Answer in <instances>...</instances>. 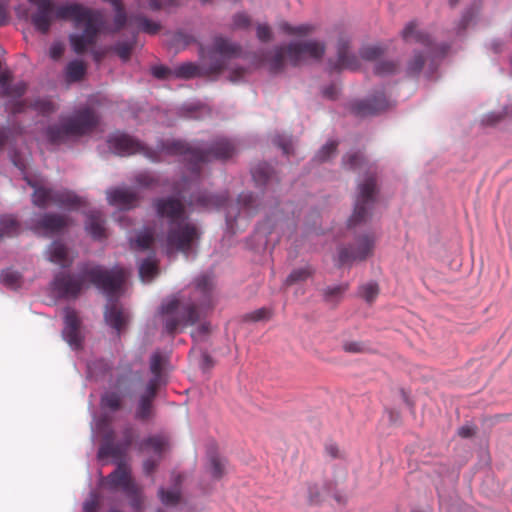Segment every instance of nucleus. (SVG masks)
I'll use <instances>...</instances> for the list:
<instances>
[{"instance_id":"nucleus-6","label":"nucleus","mask_w":512,"mask_h":512,"mask_svg":"<svg viewBox=\"0 0 512 512\" xmlns=\"http://www.w3.org/2000/svg\"><path fill=\"white\" fill-rule=\"evenodd\" d=\"M325 50V44L318 40L291 42L286 46L275 47L270 55L267 56L266 61L270 71L278 73L284 68L285 58L293 66H298L306 58L320 60Z\"/></svg>"},{"instance_id":"nucleus-50","label":"nucleus","mask_w":512,"mask_h":512,"mask_svg":"<svg viewBox=\"0 0 512 512\" xmlns=\"http://www.w3.org/2000/svg\"><path fill=\"white\" fill-rule=\"evenodd\" d=\"M362 162L363 156L358 152L348 154L343 158L344 167L351 170L359 168L362 165Z\"/></svg>"},{"instance_id":"nucleus-31","label":"nucleus","mask_w":512,"mask_h":512,"mask_svg":"<svg viewBox=\"0 0 512 512\" xmlns=\"http://www.w3.org/2000/svg\"><path fill=\"white\" fill-rule=\"evenodd\" d=\"M251 173L257 186H266L273 178V168L267 163H260L253 167Z\"/></svg>"},{"instance_id":"nucleus-25","label":"nucleus","mask_w":512,"mask_h":512,"mask_svg":"<svg viewBox=\"0 0 512 512\" xmlns=\"http://www.w3.org/2000/svg\"><path fill=\"white\" fill-rule=\"evenodd\" d=\"M167 361V358L160 352H155L151 356L150 371L152 373V378L148 383H154L155 388L159 389L162 385L166 384L164 367L166 366Z\"/></svg>"},{"instance_id":"nucleus-14","label":"nucleus","mask_w":512,"mask_h":512,"mask_svg":"<svg viewBox=\"0 0 512 512\" xmlns=\"http://www.w3.org/2000/svg\"><path fill=\"white\" fill-rule=\"evenodd\" d=\"M153 206L159 217L168 219L169 225L188 219L185 206L178 198H157L154 200Z\"/></svg>"},{"instance_id":"nucleus-11","label":"nucleus","mask_w":512,"mask_h":512,"mask_svg":"<svg viewBox=\"0 0 512 512\" xmlns=\"http://www.w3.org/2000/svg\"><path fill=\"white\" fill-rule=\"evenodd\" d=\"M27 182L31 187L34 188L32 201L36 206L40 208H45L50 203H53L58 207L71 210L82 206V199L72 191L66 189H48L45 187L36 186L35 183L30 180Z\"/></svg>"},{"instance_id":"nucleus-18","label":"nucleus","mask_w":512,"mask_h":512,"mask_svg":"<svg viewBox=\"0 0 512 512\" xmlns=\"http://www.w3.org/2000/svg\"><path fill=\"white\" fill-rule=\"evenodd\" d=\"M107 484L110 488H121L124 492H133L136 485L131 477L130 468L122 461L117 468L108 475Z\"/></svg>"},{"instance_id":"nucleus-12","label":"nucleus","mask_w":512,"mask_h":512,"mask_svg":"<svg viewBox=\"0 0 512 512\" xmlns=\"http://www.w3.org/2000/svg\"><path fill=\"white\" fill-rule=\"evenodd\" d=\"M375 240L373 236H358L352 243L338 249V262L340 266L362 262L373 255Z\"/></svg>"},{"instance_id":"nucleus-7","label":"nucleus","mask_w":512,"mask_h":512,"mask_svg":"<svg viewBox=\"0 0 512 512\" xmlns=\"http://www.w3.org/2000/svg\"><path fill=\"white\" fill-rule=\"evenodd\" d=\"M96 112L89 107L77 110L61 124L51 125L46 129V137L52 144L65 142L72 136L80 137L91 133L98 125Z\"/></svg>"},{"instance_id":"nucleus-17","label":"nucleus","mask_w":512,"mask_h":512,"mask_svg":"<svg viewBox=\"0 0 512 512\" xmlns=\"http://www.w3.org/2000/svg\"><path fill=\"white\" fill-rule=\"evenodd\" d=\"M389 107V101L384 93H378L365 101H359L352 105V111L357 116L375 115L386 110Z\"/></svg>"},{"instance_id":"nucleus-40","label":"nucleus","mask_w":512,"mask_h":512,"mask_svg":"<svg viewBox=\"0 0 512 512\" xmlns=\"http://www.w3.org/2000/svg\"><path fill=\"white\" fill-rule=\"evenodd\" d=\"M399 70V64L394 61H379L374 67V73L380 77L394 75Z\"/></svg>"},{"instance_id":"nucleus-26","label":"nucleus","mask_w":512,"mask_h":512,"mask_svg":"<svg viewBox=\"0 0 512 512\" xmlns=\"http://www.w3.org/2000/svg\"><path fill=\"white\" fill-rule=\"evenodd\" d=\"M402 38L407 43H420L426 48H430L432 40L430 36L422 31L417 30V25L414 21L409 22L402 30Z\"/></svg>"},{"instance_id":"nucleus-58","label":"nucleus","mask_w":512,"mask_h":512,"mask_svg":"<svg viewBox=\"0 0 512 512\" xmlns=\"http://www.w3.org/2000/svg\"><path fill=\"white\" fill-rule=\"evenodd\" d=\"M344 351L348 353H363L366 351V347L362 342L351 341L343 344Z\"/></svg>"},{"instance_id":"nucleus-54","label":"nucleus","mask_w":512,"mask_h":512,"mask_svg":"<svg viewBox=\"0 0 512 512\" xmlns=\"http://www.w3.org/2000/svg\"><path fill=\"white\" fill-rule=\"evenodd\" d=\"M348 288H349L348 283H343V284L336 285L333 287H327L324 290V296L326 297V299H329V300L336 298V297H340L348 290Z\"/></svg>"},{"instance_id":"nucleus-33","label":"nucleus","mask_w":512,"mask_h":512,"mask_svg":"<svg viewBox=\"0 0 512 512\" xmlns=\"http://www.w3.org/2000/svg\"><path fill=\"white\" fill-rule=\"evenodd\" d=\"M158 273L157 261L151 257L143 260L139 266V275L144 282H150Z\"/></svg>"},{"instance_id":"nucleus-47","label":"nucleus","mask_w":512,"mask_h":512,"mask_svg":"<svg viewBox=\"0 0 512 512\" xmlns=\"http://www.w3.org/2000/svg\"><path fill=\"white\" fill-rule=\"evenodd\" d=\"M31 107L44 116L54 113L57 109L55 104L47 99H38L31 104Z\"/></svg>"},{"instance_id":"nucleus-10","label":"nucleus","mask_w":512,"mask_h":512,"mask_svg":"<svg viewBox=\"0 0 512 512\" xmlns=\"http://www.w3.org/2000/svg\"><path fill=\"white\" fill-rule=\"evenodd\" d=\"M377 193V178L370 173L358 184L354 211L348 220L349 226H356L367 221L376 202Z\"/></svg>"},{"instance_id":"nucleus-43","label":"nucleus","mask_w":512,"mask_h":512,"mask_svg":"<svg viewBox=\"0 0 512 512\" xmlns=\"http://www.w3.org/2000/svg\"><path fill=\"white\" fill-rule=\"evenodd\" d=\"M384 54V49L379 45L365 46L360 50V56L367 61H377Z\"/></svg>"},{"instance_id":"nucleus-2","label":"nucleus","mask_w":512,"mask_h":512,"mask_svg":"<svg viewBox=\"0 0 512 512\" xmlns=\"http://www.w3.org/2000/svg\"><path fill=\"white\" fill-rule=\"evenodd\" d=\"M127 276V270L122 267L106 269L100 265L84 263L79 267L78 277L59 273L54 278L53 286L60 295L76 298L88 281L107 297H112L123 287Z\"/></svg>"},{"instance_id":"nucleus-21","label":"nucleus","mask_w":512,"mask_h":512,"mask_svg":"<svg viewBox=\"0 0 512 512\" xmlns=\"http://www.w3.org/2000/svg\"><path fill=\"white\" fill-rule=\"evenodd\" d=\"M349 40L340 38L337 44V61L332 65L333 70L350 69L356 70L359 67V61L354 54L349 53Z\"/></svg>"},{"instance_id":"nucleus-24","label":"nucleus","mask_w":512,"mask_h":512,"mask_svg":"<svg viewBox=\"0 0 512 512\" xmlns=\"http://www.w3.org/2000/svg\"><path fill=\"white\" fill-rule=\"evenodd\" d=\"M69 219L66 216L46 213L36 223L37 227L48 233H58L68 225Z\"/></svg>"},{"instance_id":"nucleus-13","label":"nucleus","mask_w":512,"mask_h":512,"mask_svg":"<svg viewBox=\"0 0 512 512\" xmlns=\"http://www.w3.org/2000/svg\"><path fill=\"white\" fill-rule=\"evenodd\" d=\"M123 440L120 443L114 442V431L109 430L103 437V443L98 450V458L104 459L112 457L122 459L134 440V430L131 426H127L122 432Z\"/></svg>"},{"instance_id":"nucleus-22","label":"nucleus","mask_w":512,"mask_h":512,"mask_svg":"<svg viewBox=\"0 0 512 512\" xmlns=\"http://www.w3.org/2000/svg\"><path fill=\"white\" fill-rule=\"evenodd\" d=\"M107 199L111 205L122 209H131L139 201L138 195L128 188H116L107 192Z\"/></svg>"},{"instance_id":"nucleus-20","label":"nucleus","mask_w":512,"mask_h":512,"mask_svg":"<svg viewBox=\"0 0 512 512\" xmlns=\"http://www.w3.org/2000/svg\"><path fill=\"white\" fill-rule=\"evenodd\" d=\"M121 290L122 288L112 297H107L110 303L106 306L104 312V318L106 323L113 329H115L118 332V334L121 332V330L125 327V325L128 322V315L124 312V310L118 305L116 301L112 300L114 297H117L119 295Z\"/></svg>"},{"instance_id":"nucleus-64","label":"nucleus","mask_w":512,"mask_h":512,"mask_svg":"<svg viewBox=\"0 0 512 512\" xmlns=\"http://www.w3.org/2000/svg\"><path fill=\"white\" fill-rule=\"evenodd\" d=\"M190 40V37L183 34L182 32H177L173 36V43L178 46L182 45L185 47L190 43Z\"/></svg>"},{"instance_id":"nucleus-8","label":"nucleus","mask_w":512,"mask_h":512,"mask_svg":"<svg viewBox=\"0 0 512 512\" xmlns=\"http://www.w3.org/2000/svg\"><path fill=\"white\" fill-rule=\"evenodd\" d=\"M200 237L201 231L199 227L188 219L169 225L166 234L167 254L180 251L187 256Z\"/></svg>"},{"instance_id":"nucleus-39","label":"nucleus","mask_w":512,"mask_h":512,"mask_svg":"<svg viewBox=\"0 0 512 512\" xmlns=\"http://www.w3.org/2000/svg\"><path fill=\"white\" fill-rule=\"evenodd\" d=\"M102 408L118 411L122 407V397L116 392H106L101 398Z\"/></svg>"},{"instance_id":"nucleus-35","label":"nucleus","mask_w":512,"mask_h":512,"mask_svg":"<svg viewBox=\"0 0 512 512\" xmlns=\"http://www.w3.org/2000/svg\"><path fill=\"white\" fill-rule=\"evenodd\" d=\"M154 232L151 229L141 231L135 240H131V247L134 250H148L154 243Z\"/></svg>"},{"instance_id":"nucleus-30","label":"nucleus","mask_w":512,"mask_h":512,"mask_svg":"<svg viewBox=\"0 0 512 512\" xmlns=\"http://www.w3.org/2000/svg\"><path fill=\"white\" fill-rule=\"evenodd\" d=\"M140 8L151 11L171 10L181 6L180 0H135Z\"/></svg>"},{"instance_id":"nucleus-45","label":"nucleus","mask_w":512,"mask_h":512,"mask_svg":"<svg viewBox=\"0 0 512 512\" xmlns=\"http://www.w3.org/2000/svg\"><path fill=\"white\" fill-rule=\"evenodd\" d=\"M255 202L256 199L252 193H242L238 197V204L249 216L256 210V206L254 205Z\"/></svg>"},{"instance_id":"nucleus-29","label":"nucleus","mask_w":512,"mask_h":512,"mask_svg":"<svg viewBox=\"0 0 512 512\" xmlns=\"http://www.w3.org/2000/svg\"><path fill=\"white\" fill-rule=\"evenodd\" d=\"M86 230L94 239L106 237L103 214L100 211H91L87 215Z\"/></svg>"},{"instance_id":"nucleus-55","label":"nucleus","mask_w":512,"mask_h":512,"mask_svg":"<svg viewBox=\"0 0 512 512\" xmlns=\"http://www.w3.org/2000/svg\"><path fill=\"white\" fill-rule=\"evenodd\" d=\"M136 182L144 188H152L158 185V179L150 173H141L136 177Z\"/></svg>"},{"instance_id":"nucleus-3","label":"nucleus","mask_w":512,"mask_h":512,"mask_svg":"<svg viewBox=\"0 0 512 512\" xmlns=\"http://www.w3.org/2000/svg\"><path fill=\"white\" fill-rule=\"evenodd\" d=\"M161 150L169 155L182 156L187 170L194 178H198L204 164L232 158L237 153V145L232 139L218 136L205 149L182 140H171L163 143Z\"/></svg>"},{"instance_id":"nucleus-62","label":"nucleus","mask_w":512,"mask_h":512,"mask_svg":"<svg viewBox=\"0 0 512 512\" xmlns=\"http://www.w3.org/2000/svg\"><path fill=\"white\" fill-rule=\"evenodd\" d=\"M473 18H474V13L472 11H467L462 16V18L458 24L457 33H461L462 31H464L466 29V27L469 25V23L472 21Z\"/></svg>"},{"instance_id":"nucleus-61","label":"nucleus","mask_w":512,"mask_h":512,"mask_svg":"<svg viewBox=\"0 0 512 512\" xmlns=\"http://www.w3.org/2000/svg\"><path fill=\"white\" fill-rule=\"evenodd\" d=\"M308 500L310 504H319L321 502V493L317 485L308 486Z\"/></svg>"},{"instance_id":"nucleus-5","label":"nucleus","mask_w":512,"mask_h":512,"mask_svg":"<svg viewBox=\"0 0 512 512\" xmlns=\"http://www.w3.org/2000/svg\"><path fill=\"white\" fill-rule=\"evenodd\" d=\"M240 46L223 37H215L210 49H201L202 65L187 62L173 69V76L180 79H191L201 75L219 74L227 66L228 61L237 57Z\"/></svg>"},{"instance_id":"nucleus-46","label":"nucleus","mask_w":512,"mask_h":512,"mask_svg":"<svg viewBox=\"0 0 512 512\" xmlns=\"http://www.w3.org/2000/svg\"><path fill=\"white\" fill-rule=\"evenodd\" d=\"M18 222L11 216L3 217L0 221L1 235L11 236L16 234L18 230Z\"/></svg>"},{"instance_id":"nucleus-28","label":"nucleus","mask_w":512,"mask_h":512,"mask_svg":"<svg viewBox=\"0 0 512 512\" xmlns=\"http://www.w3.org/2000/svg\"><path fill=\"white\" fill-rule=\"evenodd\" d=\"M49 261L63 268L69 267L73 259L69 257L68 249L61 242L55 241L49 247Z\"/></svg>"},{"instance_id":"nucleus-19","label":"nucleus","mask_w":512,"mask_h":512,"mask_svg":"<svg viewBox=\"0 0 512 512\" xmlns=\"http://www.w3.org/2000/svg\"><path fill=\"white\" fill-rule=\"evenodd\" d=\"M158 390V388L154 387V383H147L145 392L140 396L136 407V419L140 421H148L154 416L153 401Z\"/></svg>"},{"instance_id":"nucleus-4","label":"nucleus","mask_w":512,"mask_h":512,"mask_svg":"<svg viewBox=\"0 0 512 512\" xmlns=\"http://www.w3.org/2000/svg\"><path fill=\"white\" fill-rule=\"evenodd\" d=\"M213 280L202 275L195 281V291L188 304H181L178 299H171L163 304L162 314L165 316V329L174 334L181 326L193 325L200 319L199 308L209 307L212 303Z\"/></svg>"},{"instance_id":"nucleus-44","label":"nucleus","mask_w":512,"mask_h":512,"mask_svg":"<svg viewBox=\"0 0 512 512\" xmlns=\"http://www.w3.org/2000/svg\"><path fill=\"white\" fill-rule=\"evenodd\" d=\"M273 311L269 308L262 307L255 311L245 314L244 320L250 322L267 321L271 319Z\"/></svg>"},{"instance_id":"nucleus-9","label":"nucleus","mask_w":512,"mask_h":512,"mask_svg":"<svg viewBox=\"0 0 512 512\" xmlns=\"http://www.w3.org/2000/svg\"><path fill=\"white\" fill-rule=\"evenodd\" d=\"M109 3L114 10L113 31H121L127 24L135 27L137 32H143L148 35H156L162 29L160 22L152 20L142 13L127 15L125 6L121 0H103Z\"/></svg>"},{"instance_id":"nucleus-42","label":"nucleus","mask_w":512,"mask_h":512,"mask_svg":"<svg viewBox=\"0 0 512 512\" xmlns=\"http://www.w3.org/2000/svg\"><path fill=\"white\" fill-rule=\"evenodd\" d=\"M426 62L425 56L420 52H415L411 60L407 64L406 72L409 76L418 75Z\"/></svg>"},{"instance_id":"nucleus-38","label":"nucleus","mask_w":512,"mask_h":512,"mask_svg":"<svg viewBox=\"0 0 512 512\" xmlns=\"http://www.w3.org/2000/svg\"><path fill=\"white\" fill-rule=\"evenodd\" d=\"M279 29L287 35L306 36L313 32L314 27L309 24L292 26L288 22H281Z\"/></svg>"},{"instance_id":"nucleus-27","label":"nucleus","mask_w":512,"mask_h":512,"mask_svg":"<svg viewBox=\"0 0 512 512\" xmlns=\"http://www.w3.org/2000/svg\"><path fill=\"white\" fill-rule=\"evenodd\" d=\"M168 447V440L166 437L161 435H154L144 439L139 446V450L142 452L152 451L155 457L162 459L163 453Z\"/></svg>"},{"instance_id":"nucleus-16","label":"nucleus","mask_w":512,"mask_h":512,"mask_svg":"<svg viewBox=\"0 0 512 512\" xmlns=\"http://www.w3.org/2000/svg\"><path fill=\"white\" fill-rule=\"evenodd\" d=\"M62 335L73 349H79L81 347L83 341L81 335V320L76 310L69 307L65 309Z\"/></svg>"},{"instance_id":"nucleus-36","label":"nucleus","mask_w":512,"mask_h":512,"mask_svg":"<svg viewBox=\"0 0 512 512\" xmlns=\"http://www.w3.org/2000/svg\"><path fill=\"white\" fill-rule=\"evenodd\" d=\"M86 73V67L82 61H71L66 68L67 79L71 82L80 81Z\"/></svg>"},{"instance_id":"nucleus-49","label":"nucleus","mask_w":512,"mask_h":512,"mask_svg":"<svg viewBox=\"0 0 512 512\" xmlns=\"http://www.w3.org/2000/svg\"><path fill=\"white\" fill-rule=\"evenodd\" d=\"M26 89V83L19 81L13 85L10 84L2 94L7 97L20 98L26 92Z\"/></svg>"},{"instance_id":"nucleus-41","label":"nucleus","mask_w":512,"mask_h":512,"mask_svg":"<svg viewBox=\"0 0 512 512\" xmlns=\"http://www.w3.org/2000/svg\"><path fill=\"white\" fill-rule=\"evenodd\" d=\"M359 294L367 303H373L379 294V286L374 281L362 284Z\"/></svg>"},{"instance_id":"nucleus-57","label":"nucleus","mask_w":512,"mask_h":512,"mask_svg":"<svg viewBox=\"0 0 512 512\" xmlns=\"http://www.w3.org/2000/svg\"><path fill=\"white\" fill-rule=\"evenodd\" d=\"M151 73L157 79H168L170 77H174L173 70L164 65L152 67Z\"/></svg>"},{"instance_id":"nucleus-60","label":"nucleus","mask_w":512,"mask_h":512,"mask_svg":"<svg viewBox=\"0 0 512 512\" xmlns=\"http://www.w3.org/2000/svg\"><path fill=\"white\" fill-rule=\"evenodd\" d=\"M161 459L158 457H149L143 462V470L147 475L152 474L159 465Z\"/></svg>"},{"instance_id":"nucleus-51","label":"nucleus","mask_w":512,"mask_h":512,"mask_svg":"<svg viewBox=\"0 0 512 512\" xmlns=\"http://www.w3.org/2000/svg\"><path fill=\"white\" fill-rule=\"evenodd\" d=\"M159 497L165 505H176L180 500L179 491H166L163 488L159 490Z\"/></svg>"},{"instance_id":"nucleus-15","label":"nucleus","mask_w":512,"mask_h":512,"mask_svg":"<svg viewBox=\"0 0 512 512\" xmlns=\"http://www.w3.org/2000/svg\"><path fill=\"white\" fill-rule=\"evenodd\" d=\"M109 148L116 154L125 156L135 153H144L153 161L156 159L137 140L124 133H114L108 139Z\"/></svg>"},{"instance_id":"nucleus-34","label":"nucleus","mask_w":512,"mask_h":512,"mask_svg":"<svg viewBox=\"0 0 512 512\" xmlns=\"http://www.w3.org/2000/svg\"><path fill=\"white\" fill-rule=\"evenodd\" d=\"M314 273L313 268L310 265L294 269L286 278L284 284L291 286L297 283H301L310 278Z\"/></svg>"},{"instance_id":"nucleus-53","label":"nucleus","mask_w":512,"mask_h":512,"mask_svg":"<svg viewBox=\"0 0 512 512\" xmlns=\"http://www.w3.org/2000/svg\"><path fill=\"white\" fill-rule=\"evenodd\" d=\"M125 493L130 498V506L135 511H140L142 508V504H143V497H142L139 487L137 485H135L133 492H125Z\"/></svg>"},{"instance_id":"nucleus-63","label":"nucleus","mask_w":512,"mask_h":512,"mask_svg":"<svg viewBox=\"0 0 512 512\" xmlns=\"http://www.w3.org/2000/svg\"><path fill=\"white\" fill-rule=\"evenodd\" d=\"M64 53V46L61 43H54L49 50V55L53 60H58Z\"/></svg>"},{"instance_id":"nucleus-52","label":"nucleus","mask_w":512,"mask_h":512,"mask_svg":"<svg viewBox=\"0 0 512 512\" xmlns=\"http://www.w3.org/2000/svg\"><path fill=\"white\" fill-rule=\"evenodd\" d=\"M338 143L336 141H330L324 145L318 152L317 158L319 161H327L332 155L335 154Z\"/></svg>"},{"instance_id":"nucleus-1","label":"nucleus","mask_w":512,"mask_h":512,"mask_svg":"<svg viewBox=\"0 0 512 512\" xmlns=\"http://www.w3.org/2000/svg\"><path fill=\"white\" fill-rule=\"evenodd\" d=\"M28 1L35 8L31 13L30 21L38 32L47 34L54 19L71 20L75 28L84 26L82 33L69 36L75 53L83 54L89 47L96 44L103 18L100 10L87 8L79 3H68L56 7L53 0Z\"/></svg>"},{"instance_id":"nucleus-59","label":"nucleus","mask_w":512,"mask_h":512,"mask_svg":"<svg viewBox=\"0 0 512 512\" xmlns=\"http://www.w3.org/2000/svg\"><path fill=\"white\" fill-rule=\"evenodd\" d=\"M257 37L262 42H268L272 38V32L268 25L266 24H259L257 26Z\"/></svg>"},{"instance_id":"nucleus-32","label":"nucleus","mask_w":512,"mask_h":512,"mask_svg":"<svg viewBox=\"0 0 512 512\" xmlns=\"http://www.w3.org/2000/svg\"><path fill=\"white\" fill-rule=\"evenodd\" d=\"M137 42V35L133 34L131 39L125 41H118L112 50L119 56V58L126 62L130 59L132 51Z\"/></svg>"},{"instance_id":"nucleus-56","label":"nucleus","mask_w":512,"mask_h":512,"mask_svg":"<svg viewBox=\"0 0 512 512\" xmlns=\"http://www.w3.org/2000/svg\"><path fill=\"white\" fill-rule=\"evenodd\" d=\"M251 25V19L246 13H237L233 17V27L235 29H247Z\"/></svg>"},{"instance_id":"nucleus-37","label":"nucleus","mask_w":512,"mask_h":512,"mask_svg":"<svg viewBox=\"0 0 512 512\" xmlns=\"http://www.w3.org/2000/svg\"><path fill=\"white\" fill-rule=\"evenodd\" d=\"M226 471V460L217 454H212L209 458V472L215 479H220Z\"/></svg>"},{"instance_id":"nucleus-23","label":"nucleus","mask_w":512,"mask_h":512,"mask_svg":"<svg viewBox=\"0 0 512 512\" xmlns=\"http://www.w3.org/2000/svg\"><path fill=\"white\" fill-rule=\"evenodd\" d=\"M227 200H228L227 193L211 194L208 192H201L198 195L193 196L191 198L190 204L197 206V207L210 209V208H219V207L225 205Z\"/></svg>"},{"instance_id":"nucleus-48","label":"nucleus","mask_w":512,"mask_h":512,"mask_svg":"<svg viewBox=\"0 0 512 512\" xmlns=\"http://www.w3.org/2000/svg\"><path fill=\"white\" fill-rule=\"evenodd\" d=\"M0 281L9 287H15L20 282V274L10 269L3 270L0 274Z\"/></svg>"}]
</instances>
